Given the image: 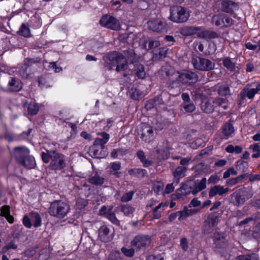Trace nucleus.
<instances>
[{"mask_svg":"<svg viewBox=\"0 0 260 260\" xmlns=\"http://www.w3.org/2000/svg\"><path fill=\"white\" fill-rule=\"evenodd\" d=\"M104 67L109 71L116 67L118 72L125 71L128 67L127 62L124 55L116 51H112L103 56Z\"/></svg>","mask_w":260,"mask_h":260,"instance_id":"nucleus-1","label":"nucleus"},{"mask_svg":"<svg viewBox=\"0 0 260 260\" xmlns=\"http://www.w3.org/2000/svg\"><path fill=\"white\" fill-rule=\"evenodd\" d=\"M180 33L184 36L196 34L198 37L204 39H215L218 37L216 32L209 30H203L201 26H184L180 29Z\"/></svg>","mask_w":260,"mask_h":260,"instance_id":"nucleus-2","label":"nucleus"},{"mask_svg":"<svg viewBox=\"0 0 260 260\" xmlns=\"http://www.w3.org/2000/svg\"><path fill=\"white\" fill-rule=\"evenodd\" d=\"M70 211V205L60 200H54L51 203L48 208L49 214L59 219H62L67 216Z\"/></svg>","mask_w":260,"mask_h":260,"instance_id":"nucleus-3","label":"nucleus"},{"mask_svg":"<svg viewBox=\"0 0 260 260\" xmlns=\"http://www.w3.org/2000/svg\"><path fill=\"white\" fill-rule=\"evenodd\" d=\"M170 15L169 19L171 21L176 23H183L189 18V14L186 8L180 6H174L170 9Z\"/></svg>","mask_w":260,"mask_h":260,"instance_id":"nucleus-4","label":"nucleus"},{"mask_svg":"<svg viewBox=\"0 0 260 260\" xmlns=\"http://www.w3.org/2000/svg\"><path fill=\"white\" fill-rule=\"evenodd\" d=\"M29 150L25 146H18L14 148L13 156L17 162H36L35 157L29 155Z\"/></svg>","mask_w":260,"mask_h":260,"instance_id":"nucleus-5","label":"nucleus"},{"mask_svg":"<svg viewBox=\"0 0 260 260\" xmlns=\"http://www.w3.org/2000/svg\"><path fill=\"white\" fill-rule=\"evenodd\" d=\"M177 73L178 74L179 80L182 85L192 86L198 81V76L192 71L184 70L181 72H177Z\"/></svg>","mask_w":260,"mask_h":260,"instance_id":"nucleus-6","label":"nucleus"},{"mask_svg":"<svg viewBox=\"0 0 260 260\" xmlns=\"http://www.w3.org/2000/svg\"><path fill=\"white\" fill-rule=\"evenodd\" d=\"M99 23L101 26L111 30H119L121 29L119 20L108 14L103 15L99 21Z\"/></svg>","mask_w":260,"mask_h":260,"instance_id":"nucleus-7","label":"nucleus"},{"mask_svg":"<svg viewBox=\"0 0 260 260\" xmlns=\"http://www.w3.org/2000/svg\"><path fill=\"white\" fill-rule=\"evenodd\" d=\"M192 64L195 69L202 71H208L214 68L215 63L208 59L196 56L192 58Z\"/></svg>","mask_w":260,"mask_h":260,"instance_id":"nucleus-8","label":"nucleus"},{"mask_svg":"<svg viewBox=\"0 0 260 260\" xmlns=\"http://www.w3.org/2000/svg\"><path fill=\"white\" fill-rule=\"evenodd\" d=\"M138 135L142 141L149 143L154 139V133L152 127L146 123H142L138 129Z\"/></svg>","mask_w":260,"mask_h":260,"instance_id":"nucleus-9","label":"nucleus"},{"mask_svg":"<svg viewBox=\"0 0 260 260\" xmlns=\"http://www.w3.org/2000/svg\"><path fill=\"white\" fill-rule=\"evenodd\" d=\"M214 249L216 252L221 253L228 245V241L223 233L216 232L213 237Z\"/></svg>","mask_w":260,"mask_h":260,"instance_id":"nucleus-10","label":"nucleus"},{"mask_svg":"<svg viewBox=\"0 0 260 260\" xmlns=\"http://www.w3.org/2000/svg\"><path fill=\"white\" fill-rule=\"evenodd\" d=\"M151 243V238L146 235H139L136 236L132 241L131 246L136 250L144 249L148 246Z\"/></svg>","mask_w":260,"mask_h":260,"instance_id":"nucleus-11","label":"nucleus"},{"mask_svg":"<svg viewBox=\"0 0 260 260\" xmlns=\"http://www.w3.org/2000/svg\"><path fill=\"white\" fill-rule=\"evenodd\" d=\"M219 2L220 3V9L222 12L233 14L234 17H235L236 14L234 11L238 10L239 8L238 3L231 0H220Z\"/></svg>","mask_w":260,"mask_h":260,"instance_id":"nucleus-12","label":"nucleus"},{"mask_svg":"<svg viewBox=\"0 0 260 260\" xmlns=\"http://www.w3.org/2000/svg\"><path fill=\"white\" fill-rule=\"evenodd\" d=\"M150 30L157 32H164L167 30V23L164 20L154 19L148 21Z\"/></svg>","mask_w":260,"mask_h":260,"instance_id":"nucleus-13","label":"nucleus"},{"mask_svg":"<svg viewBox=\"0 0 260 260\" xmlns=\"http://www.w3.org/2000/svg\"><path fill=\"white\" fill-rule=\"evenodd\" d=\"M193 186L188 183L183 184L179 188L177 189L175 193L171 195L172 200L180 199L184 196H186L190 192L192 193Z\"/></svg>","mask_w":260,"mask_h":260,"instance_id":"nucleus-14","label":"nucleus"},{"mask_svg":"<svg viewBox=\"0 0 260 260\" xmlns=\"http://www.w3.org/2000/svg\"><path fill=\"white\" fill-rule=\"evenodd\" d=\"M213 98H209L207 96L202 99L200 104L202 110L206 113L210 114L215 110V105L214 104Z\"/></svg>","mask_w":260,"mask_h":260,"instance_id":"nucleus-15","label":"nucleus"},{"mask_svg":"<svg viewBox=\"0 0 260 260\" xmlns=\"http://www.w3.org/2000/svg\"><path fill=\"white\" fill-rule=\"evenodd\" d=\"M249 84H247L241 91L243 93H245L246 98H247L249 100H252L255 94L260 91V82H256L255 88H249Z\"/></svg>","mask_w":260,"mask_h":260,"instance_id":"nucleus-16","label":"nucleus"},{"mask_svg":"<svg viewBox=\"0 0 260 260\" xmlns=\"http://www.w3.org/2000/svg\"><path fill=\"white\" fill-rule=\"evenodd\" d=\"M99 137L95 138L93 142V147H105V145L110 139V135L105 132L98 133Z\"/></svg>","mask_w":260,"mask_h":260,"instance_id":"nucleus-17","label":"nucleus"},{"mask_svg":"<svg viewBox=\"0 0 260 260\" xmlns=\"http://www.w3.org/2000/svg\"><path fill=\"white\" fill-rule=\"evenodd\" d=\"M230 190L228 187L224 188L223 186L220 185H216L211 187L209 191V196L212 198L217 195L222 196L226 194Z\"/></svg>","mask_w":260,"mask_h":260,"instance_id":"nucleus-18","label":"nucleus"},{"mask_svg":"<svg viewBox=\"0 0 260 260\" xmlns=\"http://www.w3.org/2000/svg\"><path fill=\"white\" fill-rule=\"evenodd\" d=\"M222 61L223 66L231 72H233L238 68L236 66V60L229 57H224L220 59Z\"/></svg>","mask_w":260,"mask_h":260,"instance_id":"nucleus-19","label":"nucleus"},{"mask_svg":"<svg viewBox=\"0 0 260 260\" xmlns=\"http://www.w3.org/2000/svg\"><path fill=\"white\" fill-rule=\"evenodd\" d=\"M110 230L106 225H103L99 229V238L104 242H108L112 239L109 235Z\"/></svg>","mask_w":260,"mask_h":260,"instance_id":"nucleus-20","label":"nucleus"},{"mask_svg":"<svg viewBox=\"0 0 260 260\" xmlns=\"http://www.w3.org/2000/svg\"><path fill=\"white\" fill-rule=\"evenodd\" d=\"M90 152L91 156L96 158H104L108 154L107 149L105 147H93L90 148Z\"/></svg>","mask_w":260,"mask_h":260,"instance_id":"nucleus-21","label":"nucleus"},{"mask_svg":"<svg viewBox=\"0 0 260 260\" xmlns=\"http://www.w3.org/2000/svg\"><path fill=\"white\" fill-rule=\"evenodd\" d=\"M28 23L30 27L32 29H38L41 27L42 25V19L40 15L36 12L29 19Z\"/></svg>","mask_w":260,"mask_h":260,"instance_id":"nucleus-22","label":"nucleus"},{"mask_svg":"<svg viewBox=\"0 0 260 260\" xmlns=\"http://www.w3.org/2000/svg\"><path fill=\"white\" fill-rule=\"evenodd\" d=\"M222 134L223 135V139H228L231 135L234 132V127L231 123L226 122L221 127Z\"/></svg>","mask_w":260,"mask_h":260,"instance_id":"nucleus-23","label":"nucleus"},{"mask_svg":"<svg viewBox=\"0 0 260 260\" xmlns=\"http://www.w3.org/2000/svg\"><path fill=\"white\" fill-rule=\"evenodd\" d=\"M218 219L217 217H211L205 221L204 232L209 234L213 231V228L217 224Z\"/></svg>","mask_w":260,"mask_h":260,"instance_id":"nucleus-24","label":"nucleus"},{"mask_svg":"<svg viewBox=\"0 0 260 260\" xmlns=\"http://www.w3.org/2000/svg\"><path fill=\"white\" fill-rule=\"evenodd\" d=\"M0 216L5 217L10 223L14 222V217L10 214V208L8 205H4L1 207Z\"/></svg>","mask_w":260,"mask_h":260,"instance_id":"nucleus-25","label":"nucleus"},{"mask_svg":"<svg viewBox=\"0 0 260 260\" xmlns=\"http://www.w3.org/2000/svg\"><path fill=\"white\" fill-rule=\"evenodd\" d=\"M187 168L184 166H180L177 167L173 172L174 180L177 184L179 182V179L185 176Z\"/></svg>","mask_w":260,"mask_h":260,"instance_id":"nucleus-26","label":"nucleus"},{"mask_svg":"<svg viewBox=\"0 0 260 260\" xmlns=\"http://www.w3.org/2000/svg\"><path fill=\"white\" fill-rule=\"evenodd\" d=\"M231 197L234 204L236 206L243 205L245 202L239 190L233 193Z\"/></svg>","mask_w":260,"mask_h":260,"instance_id":"nucleus-27","label":"nucleus"},{"mask_svg":"<svg viewBox=\"0 0 260 260\" xmlns=\"http://www.w3.org/2000/svg\"><path fill=\"white\" fill-rule=\"evenodd\" d=\"M207 180L206 178H203L199 182H194L192 194H196L199 191L206 187Z\"/></svg>","mask_w":260,"mask_h":260,"instance_id":"nucleus-28","label":"nucleus"},{"mask_svg":"<svg viewBox=\"0 0 260 260\" xmlns=\"http://www.w3.org/2000/svg\"><path fill=\"white\" fill-rule=\"evenodd\" d=\"M128 150L125 148L114 149L110 153V157L113 159L122 157L128 153Z\"/></svg>","mask_w":260,"mask_h":260,"instance_id":"nucleus-29","label":"nucleus"},{"mask_svg":"<svg viewBox=\"0 0 260 260\" xmlns=\"http://www.w3.org/2000/svg\"><path fill=\"white\" fill-rule=\"evenodd\" d=\"M133 72L139 79H143L146 76L144 67L141 63H137L135 65Z\"/></svg>","mask_w":260,"mask_h":260,"instance_id":"nucleus-30","label":"nucleus"},{"mask_svg":"<svg viewBox=\"0 0 260 260\" xmlns=\"http://www.w3.org/2000/svg\"><path fill=\"white\" fill-rule=\"evenodd\" d=\"M29 27L30 26L28 23H23L17 31V34L25 38L30 37L31 35Z\"/></svg>","mask_w":260,"mask_h":260,"instance_id":"nucleus-31","label":"nucleus"},{"mask_svg":"<svg viewBox=\"0 0 260 260\" xmlns=\"http://www.w3.org/2000/svg\"><path fill=\"white\" fill-rule=\"evenodd\" d=\"M239 191L245 201L251 198L254 195V191L252 187H244L239 189Z\"/></svg>","mask_w":260,"mask_h":260,"instance_id":"nucleus-32","label":"nucleus"},{"mask_svg":"<svg viewBox=\"0 0 260 260\" xmlns=\"http://www.w3.org/2000/svg\"><path fill=\"white\" fill-rule=\"evenodd\" d=\"M170 152L167 149H159L156 150V157L159 161L165 160L169 158Z\"/></svg>","mask_w":260,"mask_h":260,"instance_id":"nucleus-33","label":"nucleus"},{"mask_svg":"<svg viewBox=\"0 0 260 260\" xmlns=\"http://www.w3.org/2000/svg\"><path fill=\"white\" fill-rule=\"evenodd\" d=\"M213 101L215 105V109L217 107H220L222 108L224 110H226L228 108V100L226 99H223L222 98L217 97L215 98H213Z\"/></svg>","mask_w":260,"mask_h":260,"instance_id":"nucleus-34","label":"nucleus"},{"mask_svg":"<svg viewBox=\"0 0 260 260\" xmlns=\"http://www.w3.org/2000/svg\"><path fill=\"white\" fill-rule=\"evenodd\" d=\"M39 110L38 104L35 101L30 102L27 107V111L29 115L33 116L36 115Z\"/></svg>","mask_w":260,"mask_h":260,"instance_id":"nucleus-35","label":"nucleus"},{"mask_svg":"<svg viewBox=\"0 0 260 260\" xmlns=\"http://www.w3.org/2000/svg\"><path fill=\"white\" fill-rule=\"evenodd\" d=\"M88 181L90 183L95 185H101L104 184V178L100 177L97 173H95L94 175L88 179Z\"/></svg>","mask_w":260,"mask_h":260,"instance_id":"nucleus-36","label":"nucleus"},{"mask_svg":"<svg viewBox=\"0 0 260 260\" xmlns=\"http://www.w3.org/2000/svg\"><path fill=\"white\" fill-rule=\"evenodd\" d=\"M50 156L52 162H64V156L56 151H51Z\"/></svg>","mask_w":260,"mask_h":260,"instance_id":"nucleus-37","label":"nucleus"},{"mask_svg":"<svg viewBox=\"0 0 260 260\" xmlns=\"http://www.w3.org/2000/svg\"><path fill=\"white\" fill-rule=\"evenodd\" d=\"M30 218L31 222H33V225L35 228H38L41 226L42 219L39 213L36 212L31 213Z\"/></svg>","mask_w":260,"mask_h":260,"instance_id":"nucleus-38","label":"nucleus"},{"mask_svg":"<svg viewBox=\"0 0 260 260\" xmlns=\"http://www.w3.org/2000/svg\"><path fill=\"white\" fill-rule=\"evenodd\" d=\"M217 93L219 95L225 96L231 95L230 89L227 85H221L219 86L217 89Z\"/></svg>","mask_w":260,"mask_h":260,"instance_id":"nucleus-39","label":"nucleus"},{"mask_svg":"<svg viewBox=\"0 0 260 260\" xmlns=\"http://www.w3.org/2000/svg\"><path fill=\"white\" fill-rule=\"evenodd\" d=\"M120 210L123 212L125 216H129L134 212L135 209L132 206L126 204L121 205L120 207Z\"/></svg>","mask_w":260,"mask_h":260,"instance_id":"nucleus-40","label":"nucleus"},{"mask_svg":"<svg viewBox=\"0 0 260 260\" xmlns=\"http://www.w3.org/2000/svg\"><path fill=\"white\" fill-rule=\"evenodd\" d=\"M131 98L134 100H139L142 96V92L136 88L132 87L129 90Z\"/></svg>","mask_w":260,"mask_h":260,"instance_id":"nucleus-41","label":"nucleus"},{"mask_svg":"<svg viewBox=\"0 0 260 260\" xmlns=\"http://www.w3.org/2000/svg\"><path fill=\"white\" fill-rule=\"evenodd\" d=\"M180 106L186 113H192L196 110V106L192 102L182 103Z\"/></svg>","mask_w":260,"mask_h":260,"instance_id":"nucleus-42","label":"nucleus"},{"mask_svg":"<svg viewBox=\"0 0 260 260\" xmlns=\"http://www.w3.org/2000/svg\"><path fill=\"white\" fill-rule=\"evenodd\" d=\"M128 172L130 175H133L138 177H143L147 174L146 170L142 169H131Z\"/></svg>","mask_w":260,"mask_h":260,"instance_id":"nucleus-43","label":"nucleus"},{"mask_svg":"<svg viewBox=\"0 0 260 260\" xmlns=\"http://www.w3.org/2000/svg\"><path fill=\"white\" fill-rule=\"evenodd\" d=\"M237 260H259L258 255L255 253L241 255L237 257Z\"/></svg>","mask_w":260,"mask_h":260,"instance_id":"nucleus-44","label":"nucleus"},{"mask_svg":"<svg viewBox=\"0 0 260 260\" xmlns=\"http://www.w3.org/2000/svg\"><path fill=\"white\" fill-rule=\"evenodd\" d=\"M181 82L179 80V76L178 75L177 77L173 80H170L169 82L167 83V87L169 89H171L173 88H179L181 86Z\"/></svg>","mask_w":260,"mask_h":260,"instance_id":"nucleus-45","label":"nucleus"},{"mask_svg":"<svg viewBox=\"0 0 260 260\" xmlns=\"http://www.w3.org/2000/svg\"><path fill=\"white\" fill-rule=\"evenodd\" d=\"M247 101L246 100V96L245 93L241 91L238 95V99L237 100V104L240 107H245L246 105Z\"/></svg>","mask_w":260,"mask_h":260,"instance_id":"nucleus-46","label":"nucleus"},{"mask_svg":"<svg viewBox=\"0 0 260 260\" xmlns=\"http://www.w3.org/2000/svg\"><path fill=\"white\" fill-rule=\"evenodd\" d=\"M213 21L215 25L217 26L223 25L224 24V15H214L213 17Z\"/></svg>","mask_w":260,"mask_h":260,"instance_id":"nucleus-47","label":"nucleus"},{"mask_svg":"<svg viewBox=\"0 0 260 260\" xmlns=\"http://www.w3.org/2000/svg\"><path fill=\"white\" fill-rule=\"evenodd\" d=\"M198 211L199 210L196 209H188L186 207H184L183 210L181 211V212H182L183 217L185 218L186 217L192 215L193 214L198 212Z\"/></svg>","mask_w":260,"mask_h":260,"instance_id":"nucleus-48","label":"nucleus"},{"mask_svg":"<svg viewBox=\"0 0 260 260\" xmlns=\"http://www.w3.org/2000/svg\"><path fill=\"white\" fill-rule=\"evenodd\" d=\"M136 156L140 160L141 162H153L151 160H148L145 153L141 150H139L137 152Z\"/></svg>","mask_w":260,"mask_h":260,"instance_id":"nucleus-49","label":"nucleus"},{"mask_svg":"<svg viewBox=\"0 0 260 260\" xmlns=\"http://www.w3.org/2000/svg\"><path fill=\"white\" fill-rule=\"evenodd\" d=\"M106 216L107 218L113 224L118 226L120 225V221L117 219L114 213L112 212H108Z\"/></svg>","mask_w":260,"mask_h":260,"instance_id":"nucleus-50","label":"nucleus"},{"mask_svg":"<svg viewBox=\"0 0 260 260\" xmlns=\"http://www.w3.org/2000/svg\"><path fill=\"white\" fill-rule=\"evenodd\" d=\"M17 245L14 241L10 242L7 245L2 248V251L3 253H6L9 249H16Z\"/></svg>","mask_w":260,"mask_h":260,"instance_id":"nucleus-51","label":"nucleus"},{"mask_svg":"<svg viewBox=\"0 0 260 260\" xmlns=\"http://www.w3.org/2000/svg\"><path fill=\"white\" fill-rule=\"evenodd\" d=\"M121 252L127 257H132L135 253V249L133 248L130 249H127L125 247H122Z\"/></svg>","mask_w":260,"mask_h":260,"instance_id":"nucleus-52","label":"nucleus"},{"mask_svg":"<svg viewBox=\"0 0 260 260\" xmlns=\"http://www.w3.org/2000/svg\"><path fill=\"white\" fill-rule=\"evenodd\" d=\"M177 217H179L178 219L179 220H181V218L183 217L182 212H181V211L170 214L169 216V221L170 222L174 221Z\"/></svg>","mask_w":260,"mask_h":260,"instance_id":"nucleus-53","label":"nucleus"},{"mask_svg":"<svg viewBox=\"0 0 260 260\" xmlns=\"http://www.w3.org/2000/svg\"><path fill=\"white\" fill-rule=\"evenodd\" d=\"M134 192L133 191L124 193L121 198L122 202H126L132 200Z\"/></svg>","mask_w":260,"mask_h":260,"instance_id":"nucleus-54","label":"nucleus"},{"mask_svg":"<svg viewBox=\"0 0 260 260\" xmlns=\"http://www.w3.org/2000/svg\"><path fill=\"white\" fill-rule=\"evenodd\" d=\"M252 236L255 239H260V221L254 227L252 232Z\"/></svg>","mask_w":260,"mask_h":260,"instance_id":"nucleus-55","label":"nucleus"},{"mask_svg":"<svg viewBox=\"0 0 260 260\" xmlns=\"http://www.w3.org/2000/svg\"><path fill=\"white\" fill-rule=\"evenodd\" d=\"M41 156L43 162H48L51 159V151H47V152H42Z\"/></svg>","mask_w":260,"mask_h":260,"instance_id":"nucleus-56","label":"nucleus"},{"mask_svg":"<svg viewBox=\"0 0 260 260\" xmlns=\"http://www.w3.org/2000/svg\"><path fill=\"white\" fill-rule=\"evenodd\" d=\"M234 24V20L231 17L224 15V24L223 26L226 27H230Z\"/></svg>","mask_w":260,"mask_h":260,"instance_id":"nucleus-57","label":"nucleus"},{"mask_svg":"<svg viewBox=\"0 0 260 260\" xmlns=\"http://www.w3.org/2000/svg\"><path fill=\"white\" fill-rule=\"evenodd\" d=\"M32 129L29 128L28 129L27 131H23L21 134L19 135V138L21 140H26L27 139L32 132Z\"/></svg>","mask_w":260,"mask_h":260,"instance_id":"nucleus-58","label":"nucleus"},{"mask_svg":"<svg viewBox=\"0 0 260 260\" xmlns=\"http://www.w3.org/2000/svg\"><path fill=\"white\" fill-rule=\"evenodd\" d=\"M164 183L161 182H157L153 184V189L155 192L158 193L162 191L164 188Z\"/></svg>","mask_w":260,"mask_h":260,"instance_id":"nucleus-59","label":"nucleus"},{"mask_svg":"<svg viewBox=\"0 0 260 260\" xmlns=\"http://www.w3.org/2000/svg\"><path fill=\"white\" fill-rule=\"evenodd\" d=\"M180 245L183 251H186L188 250V242L186 238L183 237L181 238Z\"/></svg>","mask_w":260,"mask_h":260,"instance_id":"nucleus-60","label":"nucleus"},{"mask_svg":"<svg viewBox=\"0 0 260 260\" xmlns=\"http://www.w3.org/2000/svg\"><path fill=\"white\" fill-rule=\"evenodd\" d=\"M160 42L157 40H151L148 43V50H151L153 48L158 47L160 46Z\"/></svg>","mask_w":260,"mask_h":260,"instance_id":"nucleus-61","label":"nucleus"},{"mask_svg":"<svg viewBox=\"0 0 260 260\" xmlns=\"http://www.w3.org/2000/svg\"><path fill=\"white\" fill-rule=\"evenodd\" d=\"M237 173V171L233 168H230L223 173V178L226 179L229 177L231 175H235Z\"/></svg>","mask_w":260,"mask_h":260,"instance_id":"nucleus-62","label":"nucleus"},{"mask_svg":"<svg viewBox=\"0 0 260 260\" xmlns=\"http://www.w3.org/2000/svg\"><path fill=\"white\" fill-rule=\"evenodd\" d=\"M242 183L239 178L238 176L235 178H233L229 179L226 181V184L230 186H233L238 183Z\"/></svg>","mask_w":260,"mask_h":260,"instance_id":"nucleus-63","label":"nucleus"},{"mask_svg":"<svg viewBox=\"0 0 260 260\" xmlns=\"http://www.w3.org/2000/svg\"><path fill=\"white\" fill-rule=\"evenodd\" d=\"M219 178L217 174L212 175L208 180V183L209 184H215L219 181Z\"/></svg>","mask_w":260,"mask_h":260,"instance_id":"nucleus-64","label":"nucleus"}]
</instances>
